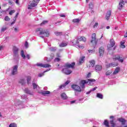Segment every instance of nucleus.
<instances>
[{
  "label": "nucleus",
  "instance_id": "nucleus-1",
  "mask_svg": "<svg viewBox=\"0 0 127 127\" xmlns=\"http://www.w3.org/2000/svg\"><path fill=\"white\" fill-rule=\"evenodd\" d=\"M74 66H75V63H72L71 64H66L64 66V68L63 69L62 71L66 75H70L72 73V70L69 69L68 68H73Z\"/></svg>",
  "mask_w": 127,
  "mask_h": 127
},
{
  "label": "nucleus",
  "instance_id": "nucleus-2",
  "mask_svg": "<svg viewBox=\"0 0 127 127\" xmlns=\"http://www.w3.org/2000/svg\"><path fill=\"white\" fill-rule=\"evenodd\" d=\"M96 80L94 79H91L89 78L87 80H81L80 86L81 88H85V84H88V85H93V83L92 82H95Z\"/></svg>",
  "mask_w": 127,
  "mask_h": 127
},
{
  "label": "nucleus",
  "instance_id": "nucleus-3",
  "mask_svg": "<svg viewBox=\"0 0 127 127\" xmlns=\"http://www.w3.org/2000/svg\"><path fill=\"white\" fill-rule=\"evenodd\" d=\"M40 0H31L28 3V9H32L33 7H35L39 2Z\"/></svg>",
  "mask_w": 127,
  "mask_h": 127
},
{
  "label": "nucleus",
  "instance_id": "nucleus-4",
  "mask_svg": "<svg viewBox=\"0 0 127 127\" xmlns=\"http://www.w3.org/2000/svg\"><path fill=\"white\" fill-rule=\"evenodd\" d=\"M36 32L37 34H40V35H44L45 37L49 36V32L48 30H41V28L37 29Z\"/></svg>",
  "mask_w": 127,
  "mask_h": 127
},
{
  "label": "nucleus",
  "instance_id": "nucleus-5",
  "mask_svg": "<svg viewBox=\"0 0 127 127\" xmlns=\"http://www.w3.org/2000/svg\"><path fill=\"white\" fill-rule=\"evenodd\" d=\"M91 38V43L92 45H97V43H98V40L96 38V33L92 34Z\"/></svg>",
  "mask_w": 127,
  "mask_h": 127
},
{
  "label": "nucleus",
  "instance_id": "nucleus-6",
  "mask_svg": "<svg viewBox=\"0 0 127 127\" xmlns=\"http://www.w3.org/2000/svg\"><path fill=\"white\" fill-rule=\"evenodd\" d=\"M125 59H126L125 58H122L119 55L115 56V57L113 58L114 61H116V60H118V61H119V62H121V63H123V62H124V60H125Z\"/></svg>",
  "mask_w": 127,
  "mask_h": 127
},
{
  "label": "nucleus",
  "instance_id": "nucleus-7",
  "mask_svg": "<svg viewBox=\"0 0 127 127\" xmlns=\"http://www.w3.org/2000/svg\"><path fill=\"white\" fill-rule=\"evenodd\" d=\"M36 65L38 67H43V68H50L51 67V65L49 64H43L40 63H37Z\"/></svg>",
  "mask_w": 127,
  "mask_h": 127
},
{
  "label": "nucleus",
  "instance_id": "nucleus-8",
  "mask_svg": "<svg viewBox=\"0 0 127 127\" xmlns=\"http://www.w3.org/2000/svg\"><path fill=\"white\" fill-rule=\"evenodd\" d=\"M71 88L74 90V91H77V92H81V87L77 85H71Z\"/></svg>",
  "mask_w": 127,
  "mask_h": 127
},
{
  "label": "nucleus",
  "instance_id": "nucleus-9",
  "mask_svg": "<svg viewBox=\"0 0 127 127\" xmlns=\"http://www.w3.org/2000/svg\"><path fill=\"white\" fill-rule=\"evenodd\" d=\"M18 66L17 65H15L13 67V70L12 71V75H16L17 74V68Z\"/></svg>",
  "mask_w": 127,
  "mask_h": 127
},
{
  "label": "nucleus",
  "instance_id": "nucleus-10",
  "mask_svg": "<svg viewBox=\"0 0 127 127\" xmlns=\"http://www.w3.org/2000/svg\"><path fill=\"white\" fill-rule=\"evenodd\" d=\"M102 69H103V66H102V65L97 64L95 66V70L96 72H99V71H101Z\"/></svg>",
  "mask_w": 127,
  "mask_h": 127
},
{
  "label": "nucleus",
  "instance_id": "nucleus-11",
  "mask_svg": "<svg viewBox=\"0 0 127 127\" xmlns=\"http://www.w3.org/2000/svg\"><path fill=\"white\" fill-rule=\"evenodd\" d=\"M105 53V49L104 47H101L99 48V56H103Z\"/></svg>",
  "mask_w": 127,
  "mask_h": 127
},
{
  "label": "nucleus",
  "instance_id": "nucleus-12",
  "mask_svg": "<svg viewBox=\"0 0 127 127\" xmlns=\"http://www.w3.org/2000/svg\"><path fill=\"white\" fill-rule=\"evenodd\" d=\"M85 57H80L79 61L78 63V65H82V64H83L85 61Z\"/></svg>",
  "mask_w": 127,
  "mask_h": 127
},
{
  "label": "nucleus",
  "instance_id": "nucleus-13",
  "mask_svg": "<svg viewBox=\"0 0 127 127\" xmlns=\"http://www.w3.org/2000/svg\"><path fill=\"white\" fill-rule=\"evenodd\" d=\"M61 97L63 100H67L68 97L65 92H63L61 94Z\"/></svg>",
  "mask_w": 127,
  "mask_h": 127
},
{
  "label": "nucleus",
  "instance_id": "nucleus-14",
  "mask_svg": "<svg viewBox=\"0 0 127 127\" xmlns=\"http://www.w3.org/2000/svg\"><path fill=\"white\" fill-rule=\"evenodd\" d=\"M13 53L14 54L15 56H16V55H17V53H18V48L14 46L13 47Z\"/></svg>",
  "mask_w": 127,
  "mask_h": 127
},
{
  "label": "nucleus",
  "instance_id": "nucleus-15",
  "mask_svg": "<svg viewBox=\"0 0 127 127\" xmlns=\"http://www.w3.org/2000/svg\"><path fill=\"white\" fill-rule=\"evenodd\" d=\"M111 14H112V11L109 10L107 12L106 16V19H107V20H109V19H110Z\"/></svg>",
  "mask_w": 127,
  "mask_h": 127
},
{
  "label": "nucleus",
  "instance_id": "nucleus-16",
  "mask_svg": "<svg viewBox=\"0 0 127 127\" xmlns=\"http://www.w3.org/2000/svg\"><path fill=\"white\" fill-rule=\"evenodd\" d=\"M68 45V43L65 42V41H63L60 45L59 46L60 47H65V46H67Z\"/></svg>",
  "mask_w": 127,
  "mask_h": 127
},
{
  "label": "nucleus",
  "instance_id": "nucleus-17",
  "mask_svg": "<svg viewBox=\"0 0 127 127\" xmlns=\"http://www.w3.org/2000/svg\"><path fill=\"white\" fill-rule=\"evenodd\" d=\"M117 120L119 121V122H120V123H122V125H123V126L126 124V120H125V119L118 118Z\"/></svg>",
  "mask_w": 127,
  "mask_h": 127
},
{
  "label": "nucleus",
  "instance_id": "nucleus-18",
  "mask_svg": "<svg viewBox=\"0 0 127 127\" xmlns=\"http://www.w3.org/2000/svg\"><path fill=\"white\" fill-rule=\"evenodd\" d=\"M125 1H124V0H123L122 1L120 2L119 3V6L118 7L119 9H122V8H123V6H124V5H125Z\"/></svg>",
  "mask_w": 127,
  "mask_h": 127
},
{
  "label": "nucleus",
  "instance_id": "nucleus-19",
  "mask_svg": "<svg viewBox=\"0 0 127 127\" xmlns=\"http://www.w3.org/2000/svg\"><path fill=\"white\" fill-rule=\"evenodd\" d=\"M69 83H70V80L66 81L64 84L60 86L59 88L60 89H62V88L65 87V86H67V85H68V84H69Z\"/></svg>",
  "mask_w": 127,
  "mask_h": 127
},
{
  "label": "nucleus",
  "instance_id": "nucleus-20",
  "mask_svg": "<svg viewBox=\"0 0 127 127\" xmlns=\"http://www.w3.org/2000/svg\"><path fill=\"white\" fill-rule=\"evenodd\" d=\"M120 70H121V68L119 67H116L114 72H113V75H117V74L120 72Z\"/></svg>",
  "mask_w": 127,
  "mask_h": 127
},
{
  "label": "nucleus",
  "instance_id": "nucleus-21",
  "mask_svg": "<svg viewBox=\"0 0 127 127\" xmlns=\"http://www.w3.org/2000/svg\"><path fill=\"white\" fill-rule=\"evenodd\" d=\"M42 95L44 96H46V95H49L50 94V91H43L41 92Z\"/></svg>",
  "mask_w": 127,
  "mask_h": 127
},
{
  "label": "nucleus",
  "instance_id": "nucleus-22",
  "mask_svg": "<svg viewBox=\"0 0 127 127\" xmlns=\"http://www.w3.org/2000/svg\"><path fill=\"white\" fill-rule=\"evenodd\" d=\"M110 42L111 43V47H114L115 46V45L116 44V43L115 42V40L114 39H111L110 41Z\"/></svg>",
  "mask_w": 127,
  "mask_h": 127
},
{
  "label": "nucleus",
  "instance_id": "nucleus-23",
  "mask_svg": "<svg viewBox=\"0 0 127 127\" xmlns=\"http://www.w3.org/2000/svg\"><path fill=\"white\" fill-rule=\"evenodd\" d=\"M48 71H50V68L48 69L45 71L43 72V73H39L38 77H42V76H44V73H46V72H48Z\"/></svg>",
  "mask_w": 127,
  "mask_h": 127
},
{
  "label": "nucleus",
  "instance_id": "nucleus-24",
  "mask_svg": "<svg viewBox=\"0 0 127 127\" xmlns=\"http://www.w3.org/2000/svg\"><path fill=\"white\" fill-rule=\"evenodd\" d=\"M125 43H126V41H123L121 42L120 47H121V48H126V46L124 45Z\"/></svg>",
  "mask_w": 127,
  "mask_h": 127
},
{
  "label": "nucleus",
  "instance_id": "nucleus-25",
  "mask_svg": "<svg viewBox=\"0 0 127 127\" xmlns=\"http://www.w3.org/2000/svg\"><path fill=\"white\" fill-rule=\"evenodd\" d=\"M19 84H21V85H23L25 84V81L24 80V79H21L20 81H19Z\"/></svg>",
  "mask_w": 127,
  "mask_h": 127
},
{
  "label": "nucleus",
  "instance_id": "nucleus-26",
  "mask_svg": "<svg viewBox=\"0 0 127 127\" xmlns=\"http://www.w3.org/2000/svg\"><path fill=\"white\" fill-rule=\"evenodd\" d=\"M89 63L90 64V66H91V67H93L94 66H95V62L94 60H91L89 62Z\"/></svg>",
  "mask_w": 127,
  "mask_h": 127
},
{
  "label": "nucleus",
  "instance_id": "nucleus-27",
  "mask_svg": "<svg viewBox=\"0 0 127 127\" xmlns=\"http://www.w3.org/2000/svg\"><path fill=\"white\" fill-rule=\"evenodd\" d=\"M97 98H99V99H103V98H104L103 94H102L101 93H97Z\"/></svg>",
  "mask_w": 127,
  "mask_h": 127
},
{
  "label": "nucleus",
  "instance_id": "nucleus-28",
  "mask_svg": "<svg viewBox=\"0 0 127 127\" xmlns=\"http://www.w3.org/2000/svg\"><path fill=\"white\" fill-rule=\"evenodd\" d=\"M78 40H79V41H86V38L84 37H81L80 38L78 39Z\"/></svg>",
  "mask_w": 127,
  "mask_h": 127
},
{
  "label": "nucleus",
  "instance_id": "nucleus-29",
  "mask_svg": "<svg viewBox=\"0 0 127 127\" xmlns=\"http://www.w3.org/2000/svg\"><path fill=\"white\" fill-rule=\"evenodd\" d=\"M57 50V48L56 47H52L50 48V50L52 52H55V51H56Z\"/></svg>",
  "mask_w": 127,
  "mask_h": 127
},
{
  "label": "nucleus",
  "instance_id": "nucleus-30",
  "mask_svg": "<svg viewBox=\"0 0 127 127\" xmlns=\"http://www.w3.org/2000/svg\"><path fill=\"white\" fill-rule=\"evenodd\" d=\"M104 124V125L106 127H110V126L109 125V122H108V120H105Z\"/></svg>",
  "mask_w": 127,
  "mask_h": 127
},
{
  "label": "nucleus",
  "instance_id": "nucleus-31",
  "mask_svg": "<svg viewBox=\"0 0 127 127\" xmlns=\"http://www.w3.org/2000/svg\"><path fill=\"white\" fill-rule=\"evenodd\" d=\"M110 64L111 65V67H116L118 65V63H110Z\"/></svg>",
  "mask_w": 127,
  "mask_h": 127
},
{
  "label": "nucleus",
  "instance_id": "nucleus-32",
  "mask_svg": "<svg viewBox=\"0 0 127 127\" xmlns=\"http://www.w3.org/2000/svg\"><path fill=\"white\" fill-rule=\"evenodd\" d=\"M21 56L23 58V59H25V55H24V52L23 51H21Z\"/></svg>",
  "mask_w": 127,
  "mask_h": 127
},
{
  "label": "nucleus",
  "instance_id": "nucleus-33",
  "mask_svg": "<svg viewBox=\"0 0 127 127\" xmlns=\"http://www.w3.org/2000/svg\"><path fill=\"white\" fill-rule=\"evenodd\" d=\"M73 22H74L75 23H78L80 22V19L77 18V19H74L72 20Z\"/></svg>",
  "mask_w": 127,
  "mask_h": 127
},
{
  "label": "nucleus",
  "instance_id": "nucleus-34",
  "mask_svg": "<svg viewBox=\"0 0 127 127\" xmlns=\"http://www.w3.org/2000/svg\"><path fill=\"white\" fill-rule=\"evenodd\" d=\"M110 125H111L112 127H114L116 126V123H114V120L110 121Z\"/></svg>",
  "mask_w": 127,
  "mask_h": 127
},
{
  "label": "nucleus",
  "instance_id": "nucleus-35",
  "mask_svg": "<svg viewBox=\"0 0 127 127\" xmlns=\"http://www.w3.org/2000/svg\"><path fill=\"white\" fill-rule=\"evenodd\" d=\"M31 80V76H28V77L27 78V81L28 84H30Z\"/></svg>",
  "mask_w": 127,
  "mask_h": 127
},
{
  "label": "nucleus",
  "instance_id": "nucleus-36",
  "mask_svg": "<svg viewBox=\"0 0 127 127\" xmlns=\"http://www.w3.org/2000/svg\"><path fill=\"white\" fill-rule=\"evenodd\" d=\"M16 124L14 123L10 124L9 126V127H17Z\"/></svg>",
  "mask_w": 127,
  "mask_h": 127
},
{
  "label": "nucleus",
  "instance_id": "nucleus-37",
  "mask_svg": "<svg viewBox=\"0 0 127 127\" xmlns=\"http://www.w3.org/2000/svg\"><path fill=\"white\" fill-rule=\"evenodd\" d=\"M33 89H37V88H39V86H38V85L35 83H33Z\"/></svg>",
  "mask_w": 127,
  "mask_h": 127
},
{
  "label": "nucleus",
  "instance_id": "nucleus-38",
  "mask_svg": "<svg viewBox=\"0 0 127 127\" xmlns=\"http://www.w3.org/2000/svg\"><path fill=\"white\" fill-rule=\"evenodd\" d=\"M55 33L56 35H57V36H59L60 35H62L63 34L62 32H56Z\"/></svg>",
  "mask_w": 127,
  "mask_h": 127
},
{
  "label": "nucleus",
  "instance_id": "nucleus-39",
  "mask_svg": "<svg viewBox=\"0 0 127 127\" xmlns=\"http://www.w3.org/2000/svg\"><path fill=\"white\" fill-rule=\"evenodd\" d=\"M14 12H15V10H11V11H9V14L10 15H11L13 14V13H14Z\"/></svg>",
  "mask_w": 127,
  "mask_h": 127
},
{
  "label": "nucleus",
  "instance_id": "nucleus-40",
  "mask_svg": "<svg viewBox=\"0 0 127 127\" xmlns=\"http://www.w3.org/2000/svg\"><path fill=\"white\" fill-rule=\"evenodd\" d=\"M4 20H5V21H8L10 20V19L9 18V17L8 16H6L4 18Z\"/></svg>",
  "mask_w": 127,
  "mask_h": 127
},
{
  "label": "nucleus",
  "instance_id": "nucleus-41",
  "mask_svg": "<svg viewBox=\"0 0 127 127\" xmlns=\"http://www.w3.org/2000/svg\"><path fill=\"white\" fill-rule=\"evenodd\" d=\"M89 6L90 8H93V7H94V4H93L92 2H90L89 4Z\"/></svg>",
  "mask_w": 127,
  "mask_h": 127
},
{
  "label": "nucleus",
  "instance_id": "nucleus-42",
  "mask_svg": "<svg viewBox=\"0 0 127 127\" xmlns=\"http://www.w3.org/2000/svg\"><path fill=\"white\" fill-rule=\"evenodd\" d=\"M111 74H112V72H111L110 70H108L106 72V76H109V75H111Z\"/></svg>",
  "mask_w": 127,
  "mask_h": 127
},
{
  "label": "nucleus",
  "instance_id": "nucleus-43",
  "mask_svg": "<svg viewBox=\"0 0 127 127\" xmlns=\"http://www.w3.org/2000/svg\"><path fill=\"white\" fill-rule=\"evenodd\" d=\"M48 23V21L47 20H45V21H44L42 23H41L40 25H43V24H46V23Z\"/></svg>",
  "mask_w": 127,
  "mask_h": 127
},
{
  "label": "nucleus",
  "instance_id": "nucleus-44",
  "mask_svg": "<svg viewBox=\"0 0 127 127\" xmlns=\"http://www.w3.org/2000/svg\"><path fill=\"white\" fill-rule=\"evenodd\" d=\"M25 93H26L27 94H30V91H29V90H28V88H26L25 89Z\"/></svg>",
  "mask_w": 127,
  "mask_h": 127
},
{
  "label": "nucleus",
  "instance_id": "nucleus-45",
  "mask_svg": "<svg viewBox=\"0 0 127 127\" xmlns=\"http://www.w3.org/2000/svg\"><path fill=\"white\" fill-rule=\"evenodd\" d=\"M6 29H7V28L6 27H2L1 29V32H4V31L6 30Z\"/></svg>",
  "mask_w": 127,
  "mask_h": 127
},
{
  "label": "nucleus",
  "instance_id": "nucleus-46",
  "mask_svg": "<svg viewBox=\"0 0 127 127\" xmlns=\"http://www.w3.org/2000/svg\"><path fill=\"white\" fill-rule=\"evenodd\" d=\"M24 46L26 47V48H28V43L27 41L25 42Z\"/></svg>",
  "mask_w": 127,
  "mask_h": 127
},
{
  "label": "nucleus",
  "instance_id": "nucleus-47",
  "mask_svg": "<svg viewBox=\"0 0 127 127\" xmlns=\"http://www.w3.org/2000/svg\"><path fill=\"white\" fill-rule=\"evenodd\" d=\"M106 67H107V68H110V67H112V65H111V63H110V64H107L106 65Z\"/></svg>",
  "mask_w": 127,
  "mask_h": 127
},
{
  "label": "nucleus",
  "instance_id": "nucleus-48",
  "mask_svg": "<svg viewBox=\"0 0 127 127\" xmlns=\"http://www.w3.org/2000/svg\"><path fill=\"white\" fill-rule=\"evenodd\" d=\"M98 24L97 22L95 23V24L93 25V28H96V27H98Z\"/></svg>",
  "mask_w": 127,
  "mask_h": 127
},
{
  "label": "nucleus",
  "instance_id": "nucleus-49",
  "mask_svg": "<svg viewBox=\"0 0 127 127\" xmlns=\"http://www.w3.org/2000/svg\"><path fill=\"white\" fill-rule=\"evenodd\" d=\"M61 23V21L57 22L55 23L56 26H57V25H60Z\"/></svg>",
  "mask_w": 127,
  "mask_h": 127
},
{
  "label": "nucleus",
  "instance_id": "nucleus-50",
  "mask_svg": "<svg viewBox=\"0 0 127 127\" xmlns=\"http://www.w3.org/2000/svg\"><path fill=\"white\" fill-rule=\"evenodd\" d=\"M55 61H57V62H59V61H60V59H59V58H57L55 59Z\"/></svg>",
  "mask_w": 127,
  "mask_h": 127
},
{
  "label": "nucleus",
  "instance_id": "nucleus-51",
  "mask_svg": "<svg viewBox=\"0 0 127 127\" xmlns=\"http://www.w3.org/2000/svg\"><path fill=\"white\" fill-rule=\"evenodd\" d=\"M60 16H61V17H66V16L63 14H60Z\"/></svg>",
  "mask_w": 127,
  "mask_h": 127
},
{
  "label": "nucleus",
  "instance_id": "nucleus-52",
  "mask_svg": "<svg viewBox=\"0 0 127 127\" xmlns=\"http://www.w3.org/2000/svg\"><path fill=\"white\" fill-rule=\"evenodd\" d=\"M77 47H79V48H80V49H83L84 48V46H77Z\"/></svg>",
  "mask_w": 127,
  "mask_h": 127
},
{
  "label": "nucleus",
  "instance_id": "nucleus-53",
  "mask_svg": "<svg viewBox=\"0 0 127 127\" xmlns=\"http://www.w3.org/2000/svg\"><path fill=\"white\" fill-rule=\"evenodd\" d=\"M96 89H97V86L95 87L94 88L91 90V91L92 92V91H96Z\"/></svg>",
  "mask_w": 127,
  "mask_h": 127
},
{
  "label": "nucleus",
  "instance_id": "nucleus-54",
  "mask_svg": "<svg viewBox=\"0 0 127 127\" xmlns=\"http://www.w3.org/2000/svg\"><path fill=\"white\" fill-rule=\"evenodd\" d=\"M15 3H16V4L19 5V0H16Z\"/></svg>",
  "mask_w": 127,
  "mask_h": 127
},
{
  "label": "nucleus",
  "instance_id": "nucleus-55",
  "mask_svg": "<svg viewBox=\"0 0 127 127\" xmlns=\"http://www.w3.org/2000/svg\"><path fill=\"white\" fill-rule=\"evenodd\" d=\"M26 57V58H27V59H30V56H29V55H27Z\"/></svg>",
  "mask_w": 127,
  "mask_h": 127
},
{
  "label": "nucleus",
  "instance_id": "nucleus-56",
  "mask_svg": "<svg viewBox=\"0 0 127 127\" xmlns=\"http://www.w3.org/2000/svg\"><path fill=\"white\" fill-rule=\"evenodd\" d=\"M87 78H90V77H91V73H88V74H87Z\"/></svg>",
  "mask_w": 127,
  "mask_h": 127
},
{
  "label": "nucleus",
  "instance_id": "nucleus-57",
  "mask_svg": "<svg viewBox=\"0 0 127 127\" xmlns=\"http://www.w3.org/2000/svg\"><path fill=\"white\" fill-rule=\"evenodd\" d=\"M14 30L15 32H17L18 31V29L14 28Z\"/></svg>",
  "mask_w": 127,
  "mask_h": 127
},
{
  "label": "nucleus",
  "instance_id": "nucleus-58",
  "mask_svg": "<svg viewBox=\"0 0 127 127\" xmlns=\"http://www.w3.org/2000/svg\"><path fill=\"white\" fill-rule=\"evenodd\" d=\"M57 57H59V58H61V56L60 55V54L57 53Z\"/></svg>",
  "mask_w": 127,
  "mask_h": 127
},
{
  "label": "nucleus",
  "instance_id": "nucleus-59",
  "mask_svg": "<svg viewBox=\"0 0 127 127\" xmlns=\"http://www.w3.org/2000/svg\"><path fill=\"white\" fill-rule=\"evenodd\" d=\"M88 52L89 53H92V52H94V51H93V50H88Z\"/></svg>",
  "mask_w": 127,
  "mask_h": 127
},
{
  "label": "nucleus",
  "instance_id": "nucleus-60",
  "mask_svg": "<svg viewBox=\"0 0 127 127\" xmlns=\"http://www.w3.org/2000/svg\"><path fill=\"white\" fill-rule=\"evenodd\" d=\"M91 92H92L91 90L86 92V95H89V94H90L91 93Z\"/></svg>",
  "mask_w": 127,
  "mask_h": 127
},
{
  "label": "nucleus",
  "instance_id": "nucleus-61",
  "mask_svg": "<svg viewBox=\"0 0 127 127\" xmlns=\"http://www.w3.org/2000/svg\"><path fill=\"white\" fill-rule=\"evenodd\" d=\"M17 16H18V13H17L16 15L15 16V18H16V17H17Z\"/></svg>",
  "mask_w": 127,
  "mask_h": 127
},
{
  "label": "nucleus",
  "instance_id": "nucleus-62",
  "mask_svg": "<svg viewBox=\"0 0 127 127\" xmlns=\"http://www.w3.org/2000/svg\"><path fill=\"white\" fill-rule=\"evenodd\" d=\"M12 3H13V2L11 1H9V4H12Z\"/></svg>",
  "mask_w": 127,
  "mask_h": 127
},
{
  "label": "nucleus",
  "instance_id": "nucleus-63",
  "mask_svg": "<svg viewBox=\"0 0 127 127\" xmlns=\"http://www.w3.org/2000/svg\"><path fill=\"white\" fill-rule=\"evenodd\" d=\"M15 22V21H13V22H12L11 23V25H12V24H14V23Z\"/></svg>",
  "mask_w": 127,
  "mask_h": 127
},
{
  "label": "nucleus",
  "instance_id": "nucleus-64",
  "mask_svg": "<svg viewBox=\"0 0 127 127\" xmlns=\"http://www.w3.org/2000/svg\"><path fill=\"white\" fill-rule=\"evenodd\" d=\"M71 104H74L75 103V101H72L70 102Z\"/></svg>",
  "mask_w": 127,
  "mask_h": 127
}]
</instances>
